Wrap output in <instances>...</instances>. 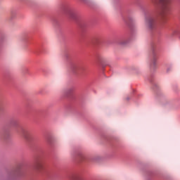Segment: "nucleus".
Listing matches in <instances>:
<instances>
[{"mask_svg":"<svg viewBox=\"0 0 180 180\" xmlns=\"http://www.w3.org/2000/svg\"><path fill=\"white\" fill-rule=\"evenodd\" d=\"M153 2L155 7L159 9V15L164 22L165 13H167V11H168V6L165 5V0H153Z\"/></svg>","mask_w":180,"mask_h":180,"instance_id":"1","label":"nucleus"},{"mask_svg":"<svg viewBox=\"0 0 180 180\" xmlns=\"http://www.w3.org/2000/svg\"><path fill=\"white\" fill-rule=\"evenodd\" d=\"M154 25H155L154 18L151 17L150 15L146 16L145 18V26L146 29H148L149 30H152V29H154Z\"/></svg>","mask_w":180,"mask_h":180,"instance_id":"2","label":"nucleus"},{"mask_svg":"<svg viewBox=\"0 0 180 180\" xmlns=\"http://www.w3.org/2000/svg\"><path fill=\"white\" fill-rule=\"evenodd\" d=\"M158 58L157 57V54L153 53L152 55L150 63V68L152 70V71H154V70H156L158 65H157V60Z\"/></svg>","mask_w":180,"mask_h":180,"instance_id":"3","label":"nucleus"},{"mask_svg":"<svg viewBox=\"0 0 180 180\" xmlns=\"http://www.w3.org/2000/svg\"><path fill=\"white\" fill-rule=\"evenodd\" d=\"M34 167L36 169H41L43 168V163H41V161L37 160L34 165Z\"/></svg>","mask_w":180,"mask_h":180,"instance_id":"4","label":"nucleus"},{"mask_svg":"<svg viewBox=\"0 0 180 180\" xmlns=\"http://www.w3.org/2000/svg\"><path fill=\"white\" fill-rule=\"evenodd\" d=\"M29 136H30V133H29L28 131L23 132V136L25 137V139H26V140H29Z\"/></svg>","mask_w":180,"mask_h":180,"instance_id":"5","label":"nucleus"},{"mask_svg":"<svg viewBox=\"0 0 180 180\" xmlns=\"http://www.w3.org/2000/svg\"><path fill=\"white\" fill-rule=\"evenodd\" d=\"M79 177L77 175H72L69 178V180H79Z\"/></svg>","mask_w":180,"mask_h":180,"instance_id":"6","label":"nucleus"},{"mask_svg":"<svg viewBox=\"0 0 180 180\" xmlns=\"http://www.w3.org/2000/svg\"><path fill=\"white\" fill-rule=\"evenodd\" d=\"M68 15L70 16L71 18H74V15H75L74 11H68Z\"/></svg>","mask_w":180,"mask_h":180,"instance_id":"7","label":"nucleus"},{"mask_svg":"<svg viewBox=\"0 0 180 180\" xmlns=\"http://www.w3.org/2000/svg\"><path fill=\"white\" fill-rule=\"evenodd\" d=\"M129 41H130V39H127L125 40V42L124 43V44H127V43H129Z\"/></svg>","mask_w":180,"mask_h":180,"instance_id":"8","label":"nucleus"},{"mask_svg":"<svg viewBox=\"0 0 180 180\" xmlns=\"http://www.w3.org/2000/svg\"><path fill=\"white\" fill-rule=\"evenodd\" d=\"M171 70H172V68H171V67L167 68V72H169V71H171Z\"/></svg>","mask_w":180,"mask_h":180,"instance_id":"9","label":"nucleus"},{"mask_svg":"<svg viewBox=\"0 0 180 180\" xmlns=\"http://www.w3.org/2000/svg\"><path fill=\"white\" fill-rule=\"evenodd\" d=\"M72 70H75V65L72 66Z\"/></svg>","mask_w":180,"mask_h":180,"instance_id":"10","label":"nucleus"},{"mask_svg":"<svg viewBox=\"0 0 180 180\" xmlns=\"http://www.w3.org/2000/svg\"><path fill=\"white\" fill-rule=\"evenodd\" d=\"M82 158V160H85V158Z\"/></svg>","mask_w":180,"mask_h":180,"instance_id":"11","label":"nucleus"},{"mask_svg":"<svg viewBox=\"0 0 180 180\" xmlns=\"http://www.w3.org/2000/svg\"><path fill=\"white\" fill-rule=\"evenodd\" d=\"M1 105H0V110H1Z\"/></svg>","mask_w":180,"mask_h":180,"instance_id":"12","label":"nucleus"}]
</instances>
